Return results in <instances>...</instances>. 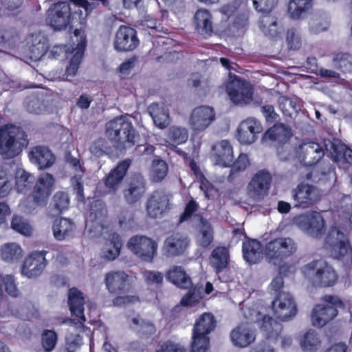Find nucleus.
I'll list each match as a JSON object with an SVG mask.
<instances>
[{"mask_svg": "<svg viewBox=\"0 0 352 352\" xmlns=\"http://www.w3.org/2000/svg\"><path fill=\"white\" fill-rule=\"evenodd\" d=\"M246 6V0H234L230 3L223 5L219 9L222 20L228 21L237 9L241 7L245 8Z\"/></svg>", "mask_w": 352, "mask_h": 352, "instance_id": "51", "label": "nucleus"}, {"mask_svg": "<svg viewBox=\"0 0 352 352\" xmlns=\"http://www.w3.org/2000/svg\"><path fill=\"white\" fill-rule=\"evenodd\" d=\"M330 255L345 265L352 264V248L350 243H333Z\"/></svg>", "mask_w": 352, "mask_h": 352, "instance_id": "42", "label": "nucleus"}, {"mask_svg": "<svg viewBox=\"0 0 352 352\" xmlns=\"http://www.w3.org/2000/svg\"><path fill=\"white\" fill-rule=\"evenodd\" d=\"M332 157L340 168L348 169L352 165V150L346 144L338 142L333 144Z\"/></svg>", "mask_w": 352, "mask_h": 352, "instance_id": "33", "label": "nucleus"}, {"mask_svg": "<svg viewBox=\"0 0 352 352\" xmlns=\"http://www.w3.org/2000/svg\"><path fill=\"white\" fill-rule=\"evenodd\" d=\"M308 25L309 31L311 34H317L328 29L329 22L320 18L313 17L309 20Z\"/></svg>", "mask_w": 352, "mask_h": 352, "instance_id": "59", "label": "nucleus"}, {"mask_svg": "<svg viewBox=\"0 0 352 352\" xmlns=\"http://www.w3.org/2000/svg\"><path fill=\"white\" fill-rule=\"evenodd\" d=\"M343 303L337 296L324 297V302L317 305L311 312V323L316 327H322L333 319L337 314V308L342 307Z\"/></svg>", "mask_w": 352, "mask_h": 352, "instance_id": "8", "label": "nucleus"}, {"mask_svg": "<svg viewBox=\"0 0 352 352\" xmlns=\"http://www.w3.org/2000/svg\"><path fill=\"white\" fill-rule=\"evenodd\" d=\"M313 0H289L287 5V14L293 21L302 19L313 8Z\"/></svg>", "mask_w": 352, "mask_h": 352, "instance_id": "28", "label": "nucleus"}, {"mask_svg": "<svg viewBox=\"0 0 352 352\" xmlns=\"http://www.w3.org/2000/svg\"><path fill=\"white\" fill-rule=\"evenodd\" d=\"M128 249L143 261L151 262L157 250V243H127Z\"/></svg>", "mask_w": 352, "mask_h": 352, "instance_id": "38", "label": "nucleus"}, {"mask_svg": "<svg viewBox=\"0 0 352 352\" xmlns=\"http://www.w3.org/2000/svg\"><path fill=\"white\" fill-rule=\"evenodd\" d=\"M272 310L274 315L281 320H287L296 314V305L287 293L280 294L272 302Z\"/></svg>", "mask_w": 352, "mask_h": 352, "instance_id": "18", "label": "nucleus"}, {"mask_svg": "<svg viewBox=\"0 0 352 352\" xmlns=\"http://www.w3.org/2000/svg\"><path fill=\"white\" fill-rule=\"evenodd\" d=\"M188 138V133L186 129L184 127L172 126L169 129L168 141L173 145L185 143Z\"/></svg>", "mask_w": 352, "mask_h": 352, "instance_id": "49", "label": "nucleus"}, {"mask_svg": "<svg viewBox=\"0 0 352 352\" xmlns=\"http://www.w3.org/2000/svg\"><path fill=\"white\" fill-rule=\"evenodd\" d=\"M57 336L53 331L45 330L42 334V345L46 351H52L56 346Z\"/></svg>", "mask_w": 352, "mask_h": 352, "instance_id": "61", "label": "nucleus"}, {"mask_svg": "<svg viewBox=\"0 0 352 352\" xmlns=\"http://www.w3.org/2000/svg\"><path fill=\"white\" fill-rule=\"evenodd\" d=\"M29 158L32 164L38 166L39 169H45L52 166L55 162V156L45 146H38L32 148L29 153Z\"/></svg>", "mask_w": 352, "mask_h": 352, "instance_id": "26", "label": "nucleus"}, {"mask_svg": "<svg viewBox=\"0 0 352 352\" xmlns=\"http://www.w3.org/2000/svg\"><path fill=\"white\" fill-rule=\"evenodd\" d=\"M11 227L24 236H31L33 233V229L28 221L21 216L14 215L12 217Z\"/></svg>", "mask_w": 352, "mask_h": 352, "instance_id": "50", "label": "nucleus"}, {"mask_svg": "<svg viewBox=\"0 0 352 352\" xmlns=\"http://www.w3.org/2000/svg\"><path fill=\"white\" fill-rule=\"evenodd\" d=\"M69 164L72 166L75 170V174L72 179V184L77 194L80 197H83V188L82 185V170L78 160L69 157L67 160Z\"/></svg>", "mask_w": 352, "mask_h": 352, "instance_id": "46", "label": "nucleus"}, {"mask_svg": "<svg viewBox=\"0 0 352 352\" xmlns=\"http://www.w3.org/2000/svg\"><path fill=\"white\" fill-rule=\"evenodd\" d=\"M292 136L291 129L283 124H276L267 130L263 136V141L286 142Z\"/></svg>", "mask_w": 352, "mask_h": 352, "instance_id": "35", "label": "nucleus"}, {"mask_svg": "<svg viewBox=\"0 0 352 352\" xmlns=\"http://www.w3.org/2000/svg\"><path fill=\"white\" fill-rule=\"evenodd\" d=\"M194 21L195 30L199 34L205 37L211 35L213 30L212 17L208 10L199 9L195 12Z\"/></svg>", "mask_w": 352, "mask_h": 352, "instance_id": "32", "label": "nucleus"}, {"mask_svg": "<svg viewBox=\"0 0 352 352\" xmlns=\"http://www.w3.org/2000/svg\"><path fill=\"white\" fill-rule=\"evenodd\" d=\"M259 28L267 37L278 40L282 38L284 27L278 19L272 16H263L259 21Z\"/></svg>", "mask_w": 352, "mask_h": 352, "instance_id": "27", "label": "nucleus"}, {"mask_svg": "<svg viewBox=\"0 0 352 352\" xmlns=\"http://www.w3.org/2000/svg\"><path fill=\"white\" fill-rule=\"evenodd\" d=\"M145 192V184L142 175H135L131 179L127 188L124 191V196L128 203L138 201Z\"/></svg>", "mask_w": 352, "mask_h": 352, "instance_id": "30", "label": "nucleus"}, {"mask_svg": "<svg viewBox=\"0 0 352 352\" xmlns=\"http://www.w3.org/2000/svg\"><path fill=\"white\" fill-rule=\"evenodd\" d=\"M298 226L307 234L318 237L324 232L325 223L322 214L313 211L298 217L296 219Z\"/></svg>", "mask_w": 352, "mask_h": 352, "instance_id": "15", "label": "nucleus"}, {"mask_svg": "<svg viewBox=\"0 0 352 352\" xmlns=\"http://www.w3.org/2000/svg\"><path fill=\"white\" fill-rule=\"evenodd\" d=\"M4 291L12 297H16L19 294L14 279L11 275L0 276V297L3 296Z\"/></svg>", "mask_w": 352, "mask_h": 352, "instance_id": "47", "label": "nucleus"}, {"mask_svg": "<svg viewBox=\"0 0 352 352\" xmlns=\"http://www.w3.org/2000/svg\"><path fill=\"white\" fill-rule=\"evenodd\" d=\"M229 252L226 248L219 246L215 248L210 257V263L216 273H220L228 265Z\"/></svg>", "mask_w": 352, "mask_h": 352, "instance_id": "40", "label": "nucleus"}, {"mask_svg": "<svg viewBox=\"0 0 352 352\" xmlns=\"http://www.w3.org/2000/svg\"><path fill=\"white\" fill-rule=\"evenodd\" d=\"M23 255V250L18 243H5L0 249V256L5 261H14Z\"/></svg>", "mask_w": 352, "mask_h": 352, "instance_id": "44", "label": "nucleus"}, {"mask_svg": "<svg viewBox=\"0 0 352 352\" xmlns=\"http://www.w3.org/2000/svg\"><path fill=\"white\" fill-rule=\"evenodd\" d=\"M156 352H186L185 347L179 343L167 341L162 344Z\"/></svg>", "mask_w": 352, "mask_h": 352, "instance_id": "64", "label": "nucleus"}, {"mask_svg": "<svg viewBox=\"0 0 352 352\" xmlns=\"http://www.w3.org/2000/svg\"><path fill=\"white\" fill-rule=\"evenodd\" d=\"M74 8L67 2H58L52 5L47 11V21L55 30H63L68 25L71 28L80 25L82 29L86 16L95 8L94 3L87 0H73ZM76 29H78L77 28Z\"/></svg>", "mask_w": 352, "mask_h": 352, "instance_id": "1", "label": "nucleus"}, {"mask_svg": "<svg viewBox=\"0 0 352 352\" xmlns=\"http://www.w3.org/2000/svg\"><path fill=\"white\" fill-rule=\"evenodd\" d=\"M85 233L90 239H102L109 242H118L120 236L98 222H87Z\"/></svg>", "mask_w": 352, "mask_h": 352, "instance_id": "31", "label": "nucleus"}, {"mask_svg": "<svg viewBox=\"0 0 352 352\" xmlns=\"http://www.w3.org/2000/svg\"><path fill=\"white\" fill-rule=\"evenodd\" d=\"M296 251L294 243H267L265 246V256L269 263L278 266V274L287 276L295 273V267L285 263L284 258Z\"/></svg>", "mask_w": 352, "mask_h": 352, "instance_id": "5", "label": "nucleus"}, {"mask_svg": "<svg viewBox=\"0 0 352 352\" xmlns=\"http://www.w3.org/2000/svg\"><path fill=\"white\" fill-rule=\"evenodd\" d=\"M74 36L76 38L78 43L75 49H73V51H74L73 53H74V54L70 60L69 65L66 69L65 76L66 80H71L76 75L86 45L85 32L82 29H75Z\"/></svg>", "mask_w": 352, "mask_h": 352, "instance_id": "19", "label": "nucleus"}, {"mask_svg": "<svg viewBox=\"0 0 352 352\" xmlns=\"http://www.w3.org/2000/svg\"><path fill=\"white\" fill-rule=\"evenodd\" d=\"M278 155L283 160L296 159L304 166H311L320 161L324 155V151L319 144L307 142L294 148L288 157L285 156L281 151H278Z\"/></svg>", "mask_w": 352, "mask_h": 352, "instance_id": "7", "label": "nucleus"}, {"mask_svg": "<svg viewBox=\"0 0 352 352\" xmlns=\"http://www.w3.org/2000/svg\"><path fill=\"white\" fill-rule=\"evenodd\" d=\"M113 45L117 51L125 52L134 50L139 45L136 31L129 26H120L116 33Z\"/></svg>", "mask_w": 352, "mask_h": 352, "instance_id": "17", "label": "nucleus"}, {"mask_svg": "<svg viewBox=\"0 0 352 352\" xmlns=\"http://www.w3.org/2000/svg\"><path fill=\"white\" fill-rule=\"evenodd\" d=\"M167 278L173 284L181 288H188L191 285L190 279L186 276L182 267H175L169 270Z\"/></svg>", "mask_w": 352, "mask_h": 352, "instance_id": "43", "label": "nucleus"}, {"mask_svg": "<svg viewBox=\"0 0 352 352\" xmlns=\"http://www.w3.org/2000/svg\"><path fill=\"white\" fill-rule=\"evenodd\" d=\"M302 349L305 351L312 352L320 346V340L318 334L314 330L307 331L300 341Z\"/></svg>", "mask_w": 352, "mask_h": 352, "instance_id": "45", "label": "nucleus"}, {"mask_svg": "<svg viewBox=\"0 0 352 352\" xmlns=\"http://www.w3.org/2000/svg\"><path fill=\"white\" fill-rule=\"evenodd\" d=\"M68 302L72 315L78 318V326L82 327V322L86 320L83 314L85 300L81 292L76 288H72L68 293Z\"/></svg>", "mask_w": 352, "mask_h": 352, "instance_id": "29", "label": "nucleus"}, {"mask_svg": "<svg viewBox=\"0 0 352 352\" xmlns=\"http://www.w3.org/2000/svg\"><path fill=\"white\" fill-rule=\"evenodd\" d=\"M132 328L144 336H151L156 331L155 325L151 321L138 318H134L132 320Z\"/></svg>", "mask_w": 352, "mask_h": 352, "instance_id": "48", "label": "nucleus"}, {"mask_svg": "<svg viewBox=\"0 0 352 352\" xmlns=\"http://www.w3.org/2000/svg\"><path fill=\"white\" fill-rule=\"evenodd\" d=\"M129 164L130 162L128 160H124L111 170L106 177L104 182L106 187L110 190H116L126 175Z\"/></svg>", "mask_w": 352, "mask_h": 352, "instance_id": "36", "label": "nucleus"}, {"mask_svg": "<svg viewBox=\"0 0 352 352\" xmlns=\"http://www.w3.org/2000/svg\"><path fill=\"white\" fill-rule=\"evenodd\" d=\"M12 184L8 173L0 168V197H4L12 190Z\"/></svg>", "mask_w": 352, "mask_h": 352, "instance_id": "62", "label": "nucleus"}, {"mask_svg": "<svg viewBox=\"0 0 352 352\" xmlns=\"http://www.w3.org/2000/svg\"><path fill=\"white\" fill-rule=\"evenodd\" d=\"M186 249L184 243H163L162 252L164 256L173 257L183 254Z\"/></svg>", "mask_w": 352, "mask_h": 352, "instance_id": "54", "label": "nucleus"}, {"mask_svg": "<svg viewBox=\"0 0 352 352\" xmlns=\"http://www.w3.org/2000/svg\"><path fill=\"white\" fill-rule=\"evenodd\" d=\"M27 145V135L20 127L12 124L0 127V154L4 158L14 157Z\"/></svg>", "mask_w": 352, "mask_h": 352, "instance_id": "2", "label": "nucleus"}, {"mask_svg": "<svg viewBox=\"0 0 352 352\" xmlns=\"http://www.w3.org/2000/svg\"><path fill=\"white\" fill-rule=\"evenodd\" d=\"M301 271L305 278L315 285L331 287L338 279L335 270L322 260L314 261L305 265Z\"/></svg>", "mask_w": 352, "mask_h": 352, "instance_id": "3", "label": "nucleus"}, {"mask_svg": "<svg viewBox=\"0 0 352 352\" xmlns=\"http://www.w3.org/2000/svg\"><path fill=\"white\" fill-rule=\"evenodd\" d=\"M333 62L336 67L346 71L352 67V55L348 53H338L334 56Z\"/></svg>", "mask_w": 352, "mask_h": 352, "instance_id": "55", "label": "nucleus"}, {"mask_svg": "<svg viewBox=\"0 0 352 352\" xmlns=\"http://www.w3.org/2000/svg\"><path fill=\"white\" fill-rule=\"evenodd\" d=\"M34 182V177L23 168L15 172V187L19 193L25 194L31 189Z\"/></svg>", "mask_w": 352, "mask_h": 352, "instance_id": "41", "label": "nucleus"}, {"mask_svg": "<svg viewBox=\"0 0 352 352\" xmlns=\"http://www.w3.org/2000/svg\"><path fill=\"white\" fill-rule=\"evenodd\" d=\"M263 131L259 121L253 118L243 120L236 131V139L241 144H252Z\"/></svg>", "mask_w": 352, "mask_h": 352, "instance_id": "16", "label": "nucleus"}, {"mask_svg": "<svg viewBox=\"0 0 352 352\" xmlns=\"http://www.w3.org/2000/svg\"><path fill=\"white\" fill-rule=\"evenodd\" d=\"M232 147L228 140H221L213 146V161L215 164L226 167L233 162Z\"/></svg>", "mask_w": 352, "mask_h": 352, "instance_id": "25", "label": "nucleus"}, {"mask_svg": "<svg viewBox=\"0 0 352 352\" xmlns=\"http://www.w3.org/2000/svg\"><path fill=\"white\" fill-rule=\"evenodd\" d=\"M320 197L318 190L313 186L300 184L294 190L293 197L296 206L307 208L316 202Z\"/></svg>", "mask_w": 352, "mask_h": 352, "instance_id": "21", "label": "nucleus"}, {"mask_svg": "<svg viewBox=\"0 0 352 352\" xmlns=\"http://www.w3.org/2000/svg\"><path fill=\"white\" fill-rule=\"evenodd\" d=\"M230 337L234 346L246 347L254 341L256 334L249 324L242 323L232 331Z\"/></svg>", "mask_w": 352, "mask_h": 352, "instance_id": "23", "label": "nucleus"}, {"mask_svg": "<svg viewBox=\"0 0 352 352\" xmlns=\"http://www.w3.org/2000/svg\"><path fill=\"white\" fill-rule=\"evenodd\" d=\"M74 223L70 219H56L52 226V232L54 238L58 241H63L73 232Z\"/></svg>", "mask_w": 352, "mask_h": 352, "instance_id": "39", "label": "nucleus"}, {"mask_svg": "<svg viewBox=\"0 0 352 352\" xmlns=\"http://www.w3.org/2000/svg\"><path fill=\"white\" fill-rule=\"evenodd\" d=\"M226 92L230 100L235 104H246L252 100L253 91L250 84L236 75L230 74Z\"/></svg>", "mask_w": 352, "mask_h": 352, "instance_id": "10", "label": "nucleus"}, {"mask_svg": "<svg viewBox=\"0 0 352 352\" xmlns=\"http://www.w3.org/2000/svg\"><path fill=\"white\" fill-rule=\"evenodd\" d=\"M215 320L210 313H204L197 319L192 331V352H207L209 348L208 335L215 328Z\"/></svg>", "mask_w": 352, "mask_h": 352, "instance_id": "6", "label": "nucleus"}, {"mask_svg": "<svg viewBox=\"0 0 352 352\" xmlns=\"http://www.w3.org/2000/svg\"><path fill=\"white\" fill-rule=\"evenodd\" d=\"M271 182L268 172L260 170L252 177L246 187V195L253 201H258L267 194Z\"/></svg>", "mask_w": 352, "mask_h": 352, "instance_id": "13", "label": "nucleus"}, {"mask_svg": "<svg viewBox=\"0 0 352 352\" xmlns=\"http://www.w3.org/2000/svg\"><path fill=\"white\" fill-rule=\"evenodd\" d=\"M107 288L111 293L123 294L129 291L128 276L124 272H111L105 276Z\"/></svg>", "mask_w": 352, "mask_h": 352, "instance_id": "22", "label": "nucleus"}, {"mask_svg": "<svg viewBox=\"0 0 352 352\" xmlns=\"http://www.w3.org/2000/svg\"><path fill=\"white\" fill-rule=\"evenodd\" d=\"M108 146L103 138H99L93 142L89 146L90 153L96 157H100L107 153Z\"/></svg>", "mask_w": 352, "mask_h": 352, "instance_id": "58", "label": "nucleus"}, {"mask_svg": "<svg viewBox=\"0 0 352 352\" xmlns=\"http://www.w3.org/2000/svg\"><path fill=\"white\" fill-rule=\"evenodd\" d=\"M242 311L244 317L251 322H259L262 319L261 329L267 336V339H276L282 329L281 324L272 319L271 317L263 315L255 309L248 307H243Z\"/></svg>", "mask_w": 352, "mask_h": 352, "instance_id": "12", "label": "nucleus"}, {"mask_svg": "<svg viewBox=\"0 0 352 352\" xmlns=\"http://www.w3.org/2000/svg\"><path fill=\"white\" fill-rule=\"evenodd\" d=\"M255 10L261 13H270L277 6L278 0H252Z\"/></svg>", "mask_w": 352, "mask_h": 352, "instance_id": "56", "label": "nucleus"}, {"mask_svg": "<svg viewBox=\"0 0 352 352\" xmlns=\"http://www.w3.org/2000/svg\"><path fill=\"white\" fill-rule=\"evenodd\" d=\"M167 172L168 166L164 160L157 159L153 161L151 177L153 181H162L166 177Z\"/></svg>", "mask_w": 352, "mask_h": 352, "instance_id": "52", "label": "nucleus"}, {"mask_svg": "<svg viewBox=\"0 0 352 352\" xmlns=\"http://www.w3.org/2000/svg\"><path fill=\"white\" fill-rule=\"evenodd\" d=\"M106 133L121 148H130L135 142L136 134L132 124L122 116L107 123Z\"/></svg>", "mask_w": 352, "mask_h": 352, "instance_id": "4", "label": "nucleus"}, {"mask_svg": "<svg viewBox=\"0 0 352 352\" xmlns=\"http://www.w3.org/2000/svg\"><path fill=\"white\" fill-rule=\"evenodd\" d=\"M54 184L55 179L52 175L48 173L41 174L36 182L33 191L34 202L31 206H28L25 204V200H23L19 205L21 210L29 213L35 208V204L45 203L54 189Z\"/></svg>", "mask_w": 352, "mask_h": 352, "instance_id": "9", "label": "nucleus"}, {"mask_svg": "<svg viewBox=\"0 0 352 352\" xmlns=\"http://www.w3.org/2000/svg\"><path fill=\"white\" fill-rule=\"evenodd\" d=\"M27 47L30 59L38 60L47 51V38L41 32L32 34L27 38Z\"/></svg>", "mask_w": 352, "mask_h": 352, "instance_id": "20", "label": "nucleus"}, {"mask_svg": "<svg viewBox=\"0 0 352 352\" xmlns=\"http://www.w3.org/2000/svg\"><path fill=\"white\" fill-rule=\"evenodd\" d=\"M45 250H36L30 253L24 259L21 266V274L28 278H35L44 272L47 261Z\"/></svg>", "mask_w": 352, "mask_h": 352, "instance_id": "11", "label": "nucleus"}, {"mask_svg": "<svg viewBox=\"0 0 352 352\" xmlns=\"http://www.w3.org/2000/svg\"><path fill=\"white\" fill-rule=\"evenodd\" d=\"M121 243H104L101 255L107 260H114L120 254Z\"/></svg>", "mask_w": 352, "mask_h": 352, "instance_id": "57", "label": "nucleus"}, {"mask_svg": "<svg viewBox=\"0 0 352 352\" xmlns=\"http://www.w3.org/2000/svg\"><path fill=\"white\" fill-rule=\"evenodd\" d=\"M168 205V196L162 191L154 192L148 199L146 211L151 218L161 217Z\"/></svg>", "mask_w": 352, "mask_h": 352, "instance_id": "24", "label": "nucleus"}, {"mask_svg": "<svg viewBox=\"0 0 352 352\" xmlns=\"http://www.w3.org/2000/svg\"><path fill=\"white\" fill-rule=\"evenodd\" d=\"M287 44L290 50H298L301 46V38L294 28H289L286 33Z\"/></svg>", "mask_w": 352, "mask_h": 352, "instance_id": "60", "label": "nucleus"}, {"mask_svg": "<svg viewBox=\"0 0 352 352\" xmlns=\"http://www.w3.org/2000/svg\"><path fill=\"white\" fill-rule=\"evenodd\" d=\"M202 298L203 287L195 286L182 298V304L185 306H192Z\"/></svg>", "mask_w": 352, "mask_h": 352, "instance_id": "53", "label": "nucleus"}, {"mask_svg": "<svg viewBox=\"0 0 352 352\" xmlns=\"http://www.w3.org/2000/svg\"><path fill=\"white\" fill-rule=\"evenodd\" d=\"M215 112L209 106H199L195 108L189 118V125L195 133L204 131L214 120Z\"/></svg>", "mask_w": 352, "mask_h": 352, "instance_id": "14", "label": "nucleus"}, {"mask_svg": "<svg viewBox=\"0 0 352 352\" xmlns=\"http://www.w3.org/2000/svg\"><path fill=\"white\" fill-rule=\"evenodd\" d=\"M82 344V338L80 336H69L66 338L65 347L63 352H76Z\"/></svg>", "mask_w": 352, "mask_h": 352, "instance_id": "63", "label": "nucleus"}, {"mask_svg": "<svg viewBox=\"0 0 352 352\" xmlns=\"http://www.w3.org/2000/svg\"><path fill=\"white\" fill-rule=\"evenodd\" d=\"M267 243H243V253L245 260L250 264L261 261L265 255V246Z\"/></svg>", "mask_w": 352, "mask_h": 352, "instance_id": "37", "label": "nucleus"}, {"mask_svg": "<svg viewBox=\"0 0 352 352\" xmlns=\"http://www.w3.org/2000/svg\"><path fill=\"white\" fill-rule=\"evenodd\" d=\"M148 110L156 126L164 129L169 124L168 109L164 104L153 103L148 107Z\"/></svg>", "mask_w": 352, "mask_h": 352, "instance_id": "34", "label": "nucleus"}]
</instances>
